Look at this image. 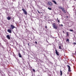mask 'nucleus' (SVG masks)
<instances>
[{"label":"nucleus","instance_id":"20","mask_svg":"<svg viewBox=\"0 0 76 76\" xmlns=\"http://www.w3.org/2000/svg\"><path fill=\"white\" fill-rule=\"evenodd\" d=\"M66 35H67V36H69V33L68 32H66Z\"/></svg>","mask_w":76,"mask_h":76},{"label":"nucleus","instance_id":"25","mask_svg":"<svg viewBox=\"0 0 76 76\" xmlns=\"http://www.w3.org/2000/svg\"><path fill=\"white\" fill-rule=\"evenodd\" d=\"M35 44H38L37 42H35Z\"/></svg>","mask_w":76,"mask_h":76},{"label":"nucleus","instance_id":"16","mask_svg":"<svg viewBox=\"0 0 76 76\" xmlns=\"http://www.w3.org/2000/svg\"><path fill=\"white\" fill-rule=\"evenodd\" d=\"M59 9H62L63 8V7H59Z\"/></svg>","mask_w":76,"mask_h":76},{"label":"nucleus","instance_id":"4","mask_svg":"<svg viewBox=\"0 0 76 76\" xmlns=\"http://www.w3.org/2000/svg\"><path fill=\"white\" fill-rule=\"evenodd\" d=\"M22 10H23L24 13V14L25 15H27V12H26V10H24V9H22Z\"/></svg>","mask_w":76,"mask_h":76},{"label":"nucleus","instance_id":"7","mask_svg":"<svg viewBox=\"0 0 76 76\" xmlns=\"http://www.w3.org/2000/svg\"><path fill=\"white\" fill-rule=\"evenodd\" d=\"M62 11L64 12V13H66V12L65 11V10H64V8H63L61 9Z\"/></svg>","mask_w":76,"mask_h":76},{"label":"nucleus","instance_id":"26","mask_svg":"<svg viewBox=\"0 0 76 76\" xmlns=\"http://www.w3.org/2000/svg\"><path fill=\"white\" fill-rule=\"evenodd\" d=\"M73 44H75V45H76V42H74L73 43Z\"/></svg>","mask_w":76,"mask_h":76},{"label":"nucleus","instance_id":"8","mask_svg":"<svg viewBox=\"0 0 76 76\" xmlns=\"http://www.w3.org/2000/svg\"><path fill=\"white\" fill-rule=\"evenodd\" d=\"M7 38L8 39H10V37L9 35H7Z\"/></svg>","mask_w":76,"mask_h":76},{"label":"nucleus","instance_id":"14","mask_svg":"<svg viewBox=\"0 0 76 76\" xmlns=\"http://www.w3.org/2000/svg\"><path fill=\"white\" fill-rule=\"evenodd\" d=\"M60 73H61V76H62V71H61V70L60 71Z\"/></svg>","mask_w":76,"mask_h":76},{"label":"nucleus","instance_id":"29","mask_svg":"<svg viewBox=\"0 0 76 76\" xmlns=\"http://www.w3.org/2000/svg\"><path fill=\"white\" fill-rule=\"evenodd\" d=\"M58 22H60V20H58Z\"/></svg>","mask_w":76,"mask_h":76},{"label":"nucleus","instance_id":"31","mask_svg":"<svg viewBox=\"0 0 76 76\" xmlns=\"http://www.w3.org/2000/svg\"><path fill=\"white\" fill-rule=\"evenodd\" d=\"M57 20H58V18H57Z\"/></svg>","mask_w":76,"mask_h":76},{"label":"nucleus","instance_id":"19","mask_svg":"<svg viewBox=\"0 0 76 76\" xmlns=\"http://www.w3.org/2000/svg\"><path fill=\"white\" fill-rule=\"evenodd\" d=\"M0 47H3V46L1 45V43H0Z\"/></svg>","mask_w":76,"mask_h":76},{"label":"nucleus","instance_id":"22","mask_svg":"<svg viewBox=\"0 0 76 76\" xmlns=\"http://www.w3.org/2000/svg\"><path fill=\"white\" fill-rule=\"evenodd\" d=\"M37 11L39 13H42V12H39V11L38 10H37Z\"/></svg>","mask_w":76,"mask_h":76},{"label":"nucleus","instance_id":"23","mask_svg":"<svg viewBox=\"0 0 76 76\" xmlns=\"http://www.w3.org/2000/svg\"><path fill=\"white\" fill-rule=\"evenodd\" d=\"M59 26H63V24H61V25L60 24Z\"/></svg>","mask_w":76,"mask_h":76},{"label":"nucleus","instance_id":"13","mask_svg":"<svg viewBox=\"0 0 76 76\" xmlns=\"http://www.w3.org/2000/svg\"><path fill=\"white\" fill-rule=\"evenodd\" d=\"M18 55L19 57H22V56H21V55H20V53H19L18 54Z\"/></svg>","mask_w":76,"mask_h":76},{"label":"nucleus","instance_id":"1","mask_svg":"<svg viewBox=\"0 0 76 76\" xmlns=\"http://www.w3.org/2000/svg\"><path fill=\"white\" fill-rule=\"evenodd\" d=\"M53 27L54 29H57L58 27L57 26H56V24L55 23H53Z\"/></svg>","mask_w":76,"mask_h":76},{"label":"nucleus","instance_id":"17","mask_svg":"<svg viewBox=\"0 0 76 76\" xmlns=\"http://www.w3.org/2000/svg\"><path fill=\"white\" fill-rule=\"evenodd\" d=\"M66 41H67V42H69V39H66Z\"/></svg>","mask_w":76,"mask_h":76},{"label":"nucleus","instance_id":"18","mask_svg":"<svg viewBox=\"0 0 76 76\" xmlns=\"http://www.w3.org/2000/svg\"><path fill=\"white\" fill-rule=\"evenodd\" d=\"M48 9H49V10H51V9L50 7H48Z\"/></svg>","mask_w":76,"mask_h":76},{"label":"nucleus","instance_id":"2","mask_svg":"<svg viewBox=\"0 0 76 76\" xmlns=\"http://www.w3.org/2000/svg\"><path fill=\"white\" fill-rule=\"evenodd\" d=\"M14 28H15V27L13 25H12V24L10 25V29H13Z\"/></svg>","mask_w":76,"mask_h":76},{"label":"nucleus","instance_id":"21","mask_svg":"<svg viewBox=\"0 0 76 76\" xmlns=\"http://www.w3.org/2000/svg\"><path fill=\"white\" fill-rule=\"evenodd\" d=\"M69 31H71V32H73V30H72V29H70Z\"/></svg>","mask_w":76,"mask_h":76},{"label":"nucleus","instance_id":"9","mask_svg":"<svg viewBox=\"0 0 76 76\" xmlns=\"http://www.w3.org/2000/svg\"><path fill=\"white\" fill-rule=\"evenodd\" d=\"M7 20H10V19H11V18L9 16H8L7 18Z\"/></svg>","mask_w":76,"mask_h":76},{"label":"nucleus","instance_id":"12","mask_svg":"<svg viewBox=\"0 0 76 76\" xmlns=\"http://www.w3.org/2000/svg\"><path fill=\"white\" fill-rule=\"evenodd\" d=\"M55 4H57V2L55 1H52Z\"/></svg>","mask_w":76,"mask_h":76},{"label":"nucleus","instance_id":"6","mask_svg":"<svg viewBox=\"0 0 76 76\" xmlns=\"http://www.w3.org/2000/svg\"><path fill=\"white\" fill-rule=\"evenodd\" d=\"M48 4L50 5V6H52L53 5V4L50 1L48 2Z\"/></svg>","mask_w":76,"mask_h":76},{"label":"nucleus","instance_id":"3","mask_svg":"<svg viewBox=\"0 0 76 76\" xmlns=\"http://www.w3.org/2000/svg\"><path fill=\"white\" fill-rule=\"evenodd\" d=\"M67 67L68 69V72H71V68H70V66L67 65Z\"/></svg>","mask_w":76,"mask_h":76},{"label":"nucleus","instance_id":"27","mask_svg":"<svg viewBox=\"0 0 76 76\" xmlns=\"http://www.w3.org/2000/svg\"><path fill=\"white\" fill-rule=\"evenodd\" d=\"M45 28H46V29H47V26H45Z\"/></svg>","mask_w":76,"mask_h":76},{"label":"nucleus","instance_id":"24","mask_svg":"<svg viewBox=\"0 0 76 76\" xmlns=\"http://www.w3.org/2000/svg\"><path fill=\"white\" fill-rule=\"evenodd\" d=\"M33 72H35V69H33Z\"/></svg>","mask_w":76,"mask_h":76},{"label":"nucleus","instance_id":"10","mask_svg":"<svg viewBox=\"0 0 76 76\" xmlns=\"http://www.w3.org/2000/svg\"><path fill=\"white\" fill-rule=\"evenodd\" d=\"M7 32H8L9 33H12V30H11V29H9L7 30Z\"/></svg>","mask_w":76,"mask_h":76},{"label":"nucleus","instance_id":"11","mask_svg":"<svg viewBox=\"0 0 76 76\" xmlns=\"http://www.w3.org/2000/svg\"><path fill=\"white\" fill-rule=\"evenodd\" d=\"M73 10L74 11V15H76V9L75 10V9H73Z\"/></svg>","mask_w":76,"mask_h":76},{"label":"nucleus","instance_id":"5","mask_svg":"<svg viewBox=\"0 0 76 76\" xmlns=\"http://www.w3.org/2000/svg\"><path fill=\"white\" fill-rule=\"evenodd\" d=\"M56 51V55L58 56H59V53H58V51H57V50H55Z\"/></svg>","mask_w":76,"mask_h":76},{"label":"nucleus","instance_id":"15","mask_svg":"<svg viewBox=\"0 0 76 76\" xmlns=\"http://www.w3.org/2000/svg\"><path fill=\"white\" fill-rule=\"evenodd\" d=\"M59 49H60V50H61V49H62L61 46H59Z\"/></svg>","mask_w":76,"mask_h":76},{"label":"nucleus","instance_id":"28","mask_svg":"<svg viewBox=\"0 0 76 76\" xmlns=\"http://www.w3.org/2000/svg\"><path fill=\"white\" fill-rule=\"evenodd\" d=\"M63 33H64V34H65V33L64 32V31H63Z\"/></svg>","mask_w":76,"mask_h":76},{"label":"nucleus","instance_id":"30","mask_svg":"<svg viewBox=\"0 0 76 76\" xmlns=\"http://www.w3.org/2000/svg\"><path fill=\"white\" fill-rule=\"evenodd\" d=\"M28 45L29 46V43H28Z\"/></svg>","mask_w":76,"mask_h":76}]
</instances>
